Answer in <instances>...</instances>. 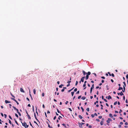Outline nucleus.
I'll use <instances>...</instances> for the list:
<instances>
[{"mask_svg": "<svg viewBox=\"0 0 128 128\" xmlns=\"http://www.w3.org/2000/svg\"><path fill=\"white\" fill-rule=\"evenodd\" d=\"M78 124L79 127L81 128H82V124L80 122H78Z\"/></svg>", "mask_w": 128, "mask_h": 128, "instance_id": "3", "label": "nucleus"}, {"mask_svg": "<svg viewBox=\"0 0 128 128\" xmlns=\"http://www.w3.org/2000/svg\"><path fill=\"white\" fill-rule=\"evenodd\" d=\"M85 76H83L82 78L81 79V81L83 82H84V80L85 78Z\"/></svg>", "mask_w": 128, "mask_h": 128, "instance_id": "4", "label": "nucleus"}, {"mask_svg": "<svg viewBox=\"0 0 128 128\" xmlns=\"http://www.w3.org/2000/svg\"><path fill=\"white\" fill-rule=\"evenodd\" d=\"M96 120L98 122H100V120L98 119H96Z\"/></svg>", "mask_w": 128, "mask_h": 128, "instance_id": "40", "label": "nucleus"}, {"mask_svg": "<svg viewBox=\"0 0 128 128\" xmlns=\"http://www.w3.org/2000/svg\"><path fill=\"white\" fill-rule=\"evenodd\" d=\"M91 116L92 118H94V115L93 114H92Z\"/></svg>", "mask_w": 128, "mask_h": 128, "instance_id": "53", "label": "nucleus"}, {"mask_svg": "<svg viewBox=\"0 0 128 128\" xmlns=\"http://www.w3.org/2000/svg\"><path fill=\"white\" fill-rule=\"evenodd\" d=\"M79 92H80V91H79V90H78V91L76 92V94H79Z\"/></svg>", "mask_w": 128, "mask_h": 128, "instance_id": "49", "label": "nucleus"}, {"mask_svg": "<svg viewBox=\"0 0 128 128\" xmlns=\"http://www.w3.org/2000/svg\"><path fill=\"white\" fill-rule=\"evenodd\" d=\"M21 122L22 124V126H24L25 128H26V123L24 122V123H23L22 122Z\"/></svg>", "mask_w": 128, "mask_h": 128, "instance_id": "2", "label": "nucleus"}, {"mask_svg": "<svg viewBox=\"0 0 128 128\" xmlns=\"http://www.w3.org/2000/svg\"><path fill=\"white\" fill-rule=\"evenodd\" d=\"M32 110L34 112V106H32Z\"/></svg>", "mask_w": 128, "mask_h": 128, "instance_id": "44", "label": "nucleus"}, {"mask_svg": "<svg viewBox=\"0 0 128 128\" xmlns=\"http://www.w3.org/2000/svg\"><path fill=\"white\" fill-rule=\"evenodd\" d=\"M119 94L121 96L124 95V94L122 92H120L119 93Z\"/></svg>", "mask_w": 128, "mask_h": 128, "instance_id": "17", "label": "nucleus"}, {"mask_svg": "<svg viewBox=\"0 0 128 128\" xmlns=\"http://www.w3.org/2000/svg\"><path fill=\"white\" fill-rule=\"evenodd\" d=\"M9 122L10 124H12L11 121L10 120H9Z\"/></svg>", "mask_w": 128, "mask_h": 128, "instance_id": "39", "label": "nucleus"}, {"mask_svg": "<svg viewBox=\"0 0 128 128\" xmlns=\"http://www.w3.org/2000/svg\"><path fill=\"white\" fill-rule=\"evenodd\" d=\"M109 116L111 118H113V116L112 114H109Z\"/></svg>", "mask_w": 128, "mask_h": 128, "instance_id": "11", "label": "nucleus"}, {"mask_svg": "<svg viewBox=\"0 0 128 128\" xmlns=\"http://www.w3.org/2000/svg\"><path fill=\"white\" fill-rule=\"evenodd\" d=\"M92 89H93V88H90V93H92Z\"/></svg>", "mask_w": 128, "mask_h": 128, "instance_id": "28", "label": "nucleus"}, {"mask_svg": "<svg viewBox=\"0 0 128 128\" xmlns=\"http://www.w3.org/2000/svg\"><path fill=\"white\" fill-rule=\"evenodd\" d=\"M34 123L36 124H37V125L38 126H39L38 124L37 123V122L35 121H34Z\"/></svg>", "mask_w": 128, "mask_h": 128, "instance_id": "38", "label": "nucleus"}, {"mask_svg": "<svg viewBox=\"0 0 128 128\" xmlns=\"http://www.w3.org/2000/svg\"><path fill=\"white\" fill-rule=\"evenodd\" d=\"M78 116L79 118L80 119H82V116H81L80 115H79Z\"/></svg>", "mask_w": 128, "mask_h": 128, "instance_id": "19", "label": "nucleus"}, {"mask_svg": "<svg viewBox=\"0 0 128 128\" xmlns=\"http://www.w3.org/2000/svg\"><path fill=\"white\" fill-rule=\"evenodd\" d=\"M27 116H28V118L29 119H31V118L30 117V116L29 115H27Z\"/></svg>", "mask_w": 128, "mask_h": 128, "instance_id": "24", "label": "nucleus"}, {"mask_svg": "<svg viewBox=\"0 0 128 128\" xmlns=\"http://www.w3.org/2000/svg\"><path fill=\"white\" fill-rule=\"evenodd\" d=\"M117 101L116 102H115L114 103V105H116L117 104Z\"/></svg>", "mask_w": 128, "mask_h": 128, "instance_id": "42", "label": "nucleus"}, {"mask_svg": "<svg viewBox=\"0 0 128 128\" xmlns=\"http://www.w3.org/2000/svg\"><path fill=\"white\" fill-rule=\"evenodd\" d=\"M126 86H123V89H124V90H125V87Z\"/></svg>", "mask_w": 128, "mask_h": 128, "instance_id": "51", "label": "nucleus"}, {"mask_svg": "<svg viewBox=\"0 0 128 128\" xmlns=\"http://www.w3.org/2000/svg\"><path fill=\"white\" fill-rule=\"evenodd\" d=\"M11 99L14 100V101L15 102H16V103H17V104H18V105L19 104L18 103V102L15 100V99L14 98H11Z\"/></svg>", "mask_w": 128, "mask_h": 128, "instance_id": "1", "label": "nucleus"}, {"mask_svg": "<svg viewBox=\"0 0 128 128\" xmlns=\"http://www.w3.org/2000/svg\"><path fill=\"white\" fill-rule=\"evenodd\" d=\"M106 122L107 123H110V121L108 120H106Z\"/></svg>", "mask_w": 128, "mask_h": 128, "instance_id": "61", "label": "nucleus"}, {"mask_svg": "<svg viewBox=\"0 0 128 128\" xmlns=\"http://www.w3.org/2000/svg\"><path fill=\"white\" fill-rule=\"evenodd\" d=\"M103 100H104V101H105V102H107V100L106 99H104Z\"/></svg>", "mask_w": 128, "mask_h": 128, "instance_id": "58", "label": "nucleus"}, {"mask_svg": "<svg viewBox=\"0 0 128 128\" xmlns=\"http://www.w3.org/2000/svg\"><path fill=\"white\" fill-rule=\"evenodd\" d=\"M91 88H94V84H92V87Z\"/></svg>", "mask_w": 128, "mask_h": 128, "instance_id": "36", "label": "nucleus"}, {"mask_svg": "<svg viewBox=\"0 0 128 128\" xmlns=\"http://www.w3.org/2000/svg\"><path fill=\"white\" fill-rule=\"evenodd\" d=\"M103 123H104V121L102 120V121H101L100 123V124L101 125H102L103 124Z\"/></svg>", "mask_w": 128, "mask_h": 128, "instance_id": "21", "label": "nucleus"}, {"mask_svg": "<svg viewBox=\"0 0 128 128\" xmlns=\"http://www.w3.org/2000/svg\"><path fill=\"white\" fill-rule=\"evenodd\" d=\"M122 112V110H121L120 109V111L119 112V113H120L121 112Z\"/></svg>", "mask_w": 128, "mask_h": 128, "instance_id": "56", "label": "nucleus"}, {"mask_svg": "<svg viewBox=\"0 0 128 128\" xmlns=\"http://www.w3.org/2000/svg\"><path fill=\"white\" fill-rule=\"evenodd\" d=\"M81 96H79L78 97V99H80L81 97Z\"/></svg>", "mask_w": 128, "mask_h": 128, "instance_id": "41", "label": "nucleus"}, {"mask_svg": "<svg viewBox=\"0 0 128 128\" xmlns=\"http://www.w3.org/2000/svg\"><path fill=\"white\" fill-rule=\"evenodd\" d=\"M82 72L84 76L86 74H87V73H86L84 70L82 71Z\"/></svg>", "mask_w": 128, "mask_h": 128, "instance_id": "9", "label": "nucleus"}, {"mask_svg": "<svg viewBox=\"0 0 128 128\" xmlns=\"http://www.w3.org/2000/svg\"><path fill=\"white\" fill-rule=\"evenodd\" d=\"M89 77V76L87 75H86V80H87L88 79Z\"/></svg>", "mask_w": 128, "mask_h": 128, "instance_id": "14", "label": "nucleus"}, {"mask_svg": "<svg viewBox=\"0 0 128 128\" xmlns=\"http://www.w3.org/2000/svg\"><path fill=\"white\" fill-rule=\"evenodd\" d=\"M29 92H30V96L31 98V99L32 100V95H31V94H30V89H29Z\"/></svg>", "mask_w": 128, "mask_h": 128, "instance_id": "13", "label": "nucleus"}, {"mask_svg": "<svg viewBox=\"0 0 128 128\" xmlns=\"http://www.w3.org/2000/svg\"><path fill=\"white\" fill-rule=\"evenodd\" d=\"M20 91L21 92H24V91L23 90L22 88H20Z\"/></svg>", "mask_w": 128, "mask_h": 128, "instance_id": "8", "label": "nucleus"}, {"mask_svg": "<svg viewBox=\"0 0 128 128\" xmlns=\"http://www.w3.org/2000/svg\"><path fill=\"white\" fill-rule=\"evenodd\" d=\"M15 115L16 116V117H17L18 118V115L17 114H15Z\"/></svg>", "mask_w": 128, "mask_h": 128, "instance_id": "34", "label": "nucleus"}, {"mask_svg": "<svg viewBox=\"0 0 128 128\" xmlns=\"http://www.w3.org/2000/svg\"><path fill=\"white\" fill-rule=\"evenodd\" d=\"M108 120L109 121H112V119L110 118H108Z\"/></svg>", "mask_w": 128, "mask_h": 128, "instance_id": "29", "label": "nucleus"}, {"mask_svg": "<svg viewBox=\"0 0 128 128\" xmlns=\"http://www.w3.org/2000/svg\"><path fill=\"white\" fill-rule=\"evenodd\" d=\"M112 98L110 96H108V100H109L110 99H112Z\"/></svg>", "mask_w": 128, "mask_h": 128, "instance_id": "15", "label": "nucleus"}, {"mask_svg": "<svg viewBox=\"0 0 128 128\" xmlns=\"http://www.w3.org/2000/svg\"><path fill=\"white\" fill-rule=\"evenodd\" d=\"M123 89V88L122 87H120L118 89V90H122Z\"/></svg>", "mask_w": 128, "mask_h": 128, "instance_id": "16", "label": "nucleus"}, {"mask_svg": "<svg viewBox=\"0 0 128 128\" xmlns=\"http://www.w3.org/2000/svg\"><path fill=\"white\" fill-rule=\"evenodd\" d=\"M101 78L103 79H104L105 78L104 76L101 77Z\"/></svg>", "mask_w": 128, "mask_h": 128, "instance_id": "63", "label": "nucleus"}, {"mask_svg": "<svg viewBox=\"0 0 128 128\" xmlns=\"http://www.w3.org/2000/svg\"><path fill=\"white\" fill-rule=\"evenodd\" d=\"M77 88H76L75 89H74V92H76V91H77Z\"/></svg>", "mask_w": 128, "mask_h": 128, "instance_id": "45", "label": "nucleus"}, {"mask_svg": "<svg viewBox=\"0 0 128 128\" xmlns=\"http://www.w3.org/2000/svg\"><path fill=\"white\" fill-rule=\"evenodd\" d=\"M86 98L85 96H83L81 98L83 100H85Z\"/></svg>", "mask_w": 128, "mask_h": 128, "instance_id": "20", "label": "nucleus"}, {"mask_svg": "<svg viewBox=\"0 0 128 128\" xmlns=\"http://www.w3.org/2000/svg\"><path fill=\"white\" fill-rule=\"evenodd\" d=\"M12 107L14 108V109L16 110L17 112L18 111V110L17 108L16 107L14 106H12Z\"/></svg>", "mask_w": 128, "mask_h": 128, "instance_id": "5", "label": "nucleus"}, {"mask_svg": "<svg viewBox=\"0 0 128 128\" xmlns=\"http://www.w3.org/2000/svg\"><path fill=\"white\" fill-rule=\"evenodd\" d=\"M69 110H70V111L72 112V110L70 108H68Z\"/></svg>", "mask_w": 128, "mask_h": 128, "instance_id": "64", "label": "nucleus"}, {"mask_svg": "<svg viewBox=\"0 0 128 128\" xmlns=\"http://www.w3.org/2000/svg\"><path fill=\"white\" fill-rule=\"evenodd\" d=\"M33 92H34V94H36V90L35 89H34Z\"/></svg>", "mask_w": 128, "mask_h": 128, "instance_id": "18", "label": "nucleus"}, {"mask_svg": "<svg viewBox=\"0 0 128 128\" xmlns=\"http://www.w3.org/2000/svg\"><path fill=\"white\" fill-rule=\"evenodd\" d=\"M34 117H35V119L37 120L38 121V120L37 119V118H36V114L35 113V112L34 113Z\"/></svg>", "mask_w": 128, "mask_h": 128, "instance_id": "7", "label": "nucleus"}, {"mask_svg": "<svg viewBox=\"0 0 128 128\" xmlns=\"http://www.w3.org/2000/svg\"><path fill=\"white\" fill-rule=\"evenodd\" d=\"M9 118H10V119H11V120H12V118L10 116H9Z\"/></svg>", "mask_w": 128, "mask_h": 128, "instance_id": "54", "label": "nucleus"}, {"mask_svg": "<svg viewBox=\"0 0 128 128\" xmlns=\"http://www.w3.org/2000/svg\"><path fill=\"white\" fill-rule=\"evenodd\" d=\"M64 89H62V90H61V91L62 92H64Z\"/></svg>", "mask_w": 128, "mask_h": 128, "instance_id": "55", "label": "nucleus"}, {"mask_svg": "<svg viewBox=\"0 0 128 128\" xmlns=\"http://www.w3.org/2000/svg\"><path fill=\"white\" fill-rule=\"evenodd\" d=\"M5 102L6 103V104H7L8 103H10V102L9 101H8L7 100H5Z\"/></svg>", "mask_w": 128, "mask_h": 128, "instance_id": "6", "label": "nucleus"}, {"mask_svg": "<svg viewBox=\"0 0 128 128\" xmlns=\"http://www.w3.org/2000/svg\"><path fill=\"white\" fill-rule=\"evenodd\" d=\"M81 109H82V112H84V109L83 108V107H81Z\"/></svg>", "mask_w": 128, "mask_h": 128, "instance_id": "26", "label": "nucleus"}, {"mask_svg": "<svg viewBox=\"0 0 128 128\" xmlns=\"http://www.w3.org/2000/svg\"><path fill=\"white\" fill-rule=\"evenodd\" d=\"M57 112L58 113H60L62 116H64V115L63 114H61V113L60 112V111L58 110L57 108Z\"/></svg>", "mask_w": 128, "mask_h": 128, "instance_id": "10", "label": "nucleus"}, {"mask_svg": "<svg viewBox=\"0 0 128 128\" xmlns=\"http://www.w3.org/2000/svg\"><path fill=\"white\" fill-rule=\"evenodd\" d=\"M106 88H107V90H109V88H108V85H106Z\"/></svg>", "mask_w": 128, "mask_h": 128, "instance_id": "46", "label": "nucleus"}, {"mask_svg": "<svg viewBox=\"0 0 128 128\" xmlns=\"http://www.w3.org/2000/svg\"><path fill=\"white\" fill-rule=\"evenodd\" d=\"M26 114H27V115H28V112L26 110Z\"/></svg>", "mask_w": 128, "mask_h": 128, "instance_id": "59", "label": "nucleus"}, {"mask_svg": "<svg viewBox=\"0 0 128 128\" xmlns=\"http://www.w3.org/2000/svg\"><path fill=\"white\" fill-rule=\"evenodd\" d=\"M92 127V126H90V125H89V126H88V128H91Z\"/></svg>", "mask_w": 128, "mask_h": 128, "instance_id": "62", "label": "nucleus"}, {"mask_svg": "<svg viewBox=\"0 0 128 128\" xmlns=\"http://www.w3.org/2000/svg\"><path fill=\"white\" fill-rule=\"evenodd\" d=\"M30 126H31L32 127V128H34V127H33V126H32V124L31 123V122H30Z\"/></svg>", "mask_w": 128, "mask_h": 128, "instance_id": "35", "label": "nucleus"}, {"mask_svg": "<svg viewBox=\"0 0 128 128\" xmlns=\"http://www.w3.org/2000/svg\"><path fill=\"white\" fill-rule=\"evenodd\" d=\"M44 93H43L42 94V96H44Z\"/></svg>", "mask_w": 128, "mask_h": 128, "instance_id": "52", "label": "nucleus"}, {"mask_svg": "<svg viewBox=\"0 0 128 128\" xmlns=\"http://www.w3.org/2000/svg\"><path fill=\"white\" fill-rule=\"evenodd\" d=\"M17 112L18 113V114L19 115V116H21V114L20 113V112H19L18 111Z\"/></svg>", "mask_w": 128, "mask_h": 128, "instance_id": "25", "label": "nucleus"}, {"mask_svg": "<svg viewBox=\"0 0 128 128\" xmlns=\"http://www.w3.org/2000/svg\"><path fill=\"white\" fill-rule=\"evenodd\" d=\"M4 118H6L7 117V115L6 114H4Z\"/></svg>", "mask_w": 128, "mask_h": 128, "instance_id": "48", "label": "nucleus"}, {"mask_svg": "<svg viewBox=\"0 0 128 128\" xmlns=\"http://www.w3.org/2000/svg\"><path fill=\"white\" fill-rule=\"evenodd\" d=\"M123 84H124V86H126V83H125V82H123Z\"/></svg>", "mask_w": 128, "mask_h": 128, "instance_id": "31", "label": "nucleus"}, {"mask_svg": "<svg viewBox=\"0 0 128 128\" xmlns=\"http://www.w3.org/2000/svg\"><path fill=\"white\" fill-rule=\"evenodd\" d=\"M36 113L37 114H38V113L37 112V107L36 106Z\"/></svg>", "mask_w": 128, "mask_h": 128, "instance_id": "43", "label": "nucleus"}, {"mask_svg": "<svg viewBox=\"0 0 128 128\" xmlns=\"http://www.w3.org/2000/svg\"><path fill=\"white\" fill-rule=\"evenodd\" d=\"M15 122L16 123V124H17L18 125V122H17V121H16V120H15Z\"/></svg>", "mask_w": 128, "mask_h": 128, "instance_id": "47", "label": "nucleus"}, {"mask_svg": "<svg viewBox=\"0 0 128 128\" xmlns=\"http://www.w3.org/2000/svg\"><path fill=\"white\" fill-rule=\"evenodd\" d=\"M78 83V81H76V83L75 84L76 86L77 85Z\"/></svg>", "mask_w": 128, "mask_h": 128, "instance_id": "37", "label": "nucleus"}, {"mask_svg": "<svg viewBox=\"0 0 128 128\" xmlns=\"http://www.w3.org/2000/svg\"><path fill=\"white\" fill-rule=\"evenodd\" d=\"M108 74H109V75L110 76H111V74H110V72H108Z\"/></svg>", "mask_w": 128, "mask_h": 128, "instance_id": "57", "label": "nucleus"}, {"mask_svg": "<svg viewBox=\"0 0 128 128\" xmlns=\"http://www.w3.org/2000/svg\"><path fill=\"white\" fill-rule=\"evenodd\" d=\"M86 110L88 112H89L90 110L89 108H87L86 109Z\"/></svg>", "mask_w": 128, "mask_h": 128, "instance_id": "33", "label": "nucleus"}, {"mask_svg": "<svg viewBox=\"0 0 128 128\" xmlns=\"http://www.w3.org/2000/svg\"><path fill=\"white\" fill-rule=\"evenodd\" d=\"M62 125L66 128H69L67 127L66 124H62Z\"/></svg>", "mask_w": 128, "mask_h": 128, "instance_id": "12", "label": "nucleus"}, {"mask_svg": "<svg viewBox=\"0 0 128 128\" xmlns=\"http://www.w3.org/2000/svg\"><path fill=\"white\" fill-rule=\"evenodd\" d=\"M102 118V116H98L99 118L100 119Z\"/></svg>", "mask_w": 128, "mask_h": 128, "instance_id": "50", "label": "nucleus"}, {"mask_svg": "<svg viewBox=\"0 0 128 128\" xmlns=\"http://www.w3.org/2000/svg\"><path fill=\"white\" fill-rule=\"evenodd\" d=\"M87 75H88L89 76V75H90V74L91 73L90 72H88V73H87Z\"/></svg>", "mask_w": 128, "mask_h": 128, "instance_id": "22", "label": "nucleus"}, {"mask_svg": "<svg viewBox=\"0 0 128 128\" xmlns=\"http://www.w3.org/2000/svg\"><path fill=\"white\" fill-rule=\"evenodd\" d=\"M126 78L127 79H128V74L126 76Z\"/></svg>", "mask_w": 128, "mask_h": 128, "instance_id": "60", "label": "nucleus"}, {"mask_svg": "<svg viewBox=\"0 0 128 128\" xmlns=\"http://www.w3.org/2000/svg\"><path fill=\"white\" fill-rule=\"evenodd\" d=\"M74 94V92H71V94L72 96H73Z\"/></svg>", "mask_w": 128, "mask_h": 128, "instance_id": "30", "label": "nucleus"}, {"mask_svg": "<svg viewBox=\"0 0 128 128\" xmlns=\"http://www.w3.org/2000/svg\"><path fill=\"white\" fill-rule=\"evenodd\" d=\"M111 76H112V77H114V74L113 73H112L111 74Z\"/></svg>", "mask_w": 128, "mask_h": 128, "instance_id": "32", "label": "nucleus"}, {"mask_svg": "<svg viewBox=\"0 0 128 128\" xmlns=\"http://www.w3.org/2000/svg\"><path fill=\"white\" fill-rule=\"evenodd\" d=\"M60 118H62V116H59V117L58 118V120H60Z\"/></svg>", "mask_w": 128, "mask_h": 128, "instance_id": "27", "label": "nucleus"}, {"mask_svg": "<svg viewBox=\"0 0 128 128\" xmlns=\"http://www.w3.org/2000/svg\"><path fill=\"white\" fill-rule=\"evenodd\" d=\"M64 85L62 84H61V85H60L59 86V87L60 88H62V86H63Z\"/></svg>", "mask_w": 128, "mask_h": 128, "instance_id": "23", "label": "nucleus"}]
</instances>
